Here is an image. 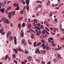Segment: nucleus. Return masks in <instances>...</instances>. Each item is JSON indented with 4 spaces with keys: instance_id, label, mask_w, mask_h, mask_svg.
<instances>
[{
    "instance_id": "f257e3e1",
    "label": "nucleus",
    "mask_w": 64,
    "mask_h": 64,
    "mask_svg": "<svg viewBox=\"0 0 64 64\" xmlns=\"http://www.w3.org/2000/svg\"><path fill=\"white\" fill-rule=\"evenodd\" d=\"M26 9L27 10L29 11V4L30 1L29 0H26Z\"/></svg>"
},
{
    "instance_id": "f03ea898",
    "label": "nucleus",
    "mask_w": 64,
    "mask_h": 64,
    "mask_svg": "<svg viewBox=\"0 0 64 64\" xmlns=\"http://www.w3.org/2000/svg\"><path fill=\"white\" fill-rule=\"evenodd\" d=\"M13 5L14 7H16V8L15 9V10H19L20 9V7L18 6L19 4H14Z\"/></svg>"
},
{
    "instance_id": "7ed1b4c3",
    "label": "nucleus",
    "mask_w": 64,
    "mask_h": 64,
    "mask_svg": "<svg viewBox=\"0 0 64 64\" xmlns=\"http://www.w3.org/2000/svg\"><path fill=\"white\" fill-rule=\"evenodd\" d=\"M11 32L10 31H8L6 34V37L8 38L9 37V36L11 35Z\"/></svg>"
},
{
    "instance_id": "20e7f679",
    "label": "nucleus",
    "mask_w": 64,
    "mask_h": 64,
    "mask_svg": "<svg viewBox=\"0 0 64 64\" xmlns=\"http://www.w3.org/2000/svg\"><path fill=\"white\" fill-rule=\"evenodd\" d=\"M18 51H21L22 52H24V50L20 48V46H18Z\"/></svg>"
},
{
    "instance_id": "39448f33",
    "label": "nucleus",
    "mask_w": 64,
    "mask_h": 64,
    "mask_svg": "<svg viewBox=\"0 0 64 64\" xmlns=\"http://www.w3.org/2000/svg\"><path fill=\"white\" fill-rule=\"evenodd\" d=\"M32 57L31 56H28L27 58V59L28 61H31Z\"/></svg>"
},
{
    "instance_id": "423d86ee",
    "label": "nucleus",
    "mask_w": 64,
    "mask_h": 64,
    "mask_svg": "<svg viewBox=\"0 0 64 64\" xmlns=\"http://www.w3.org/2000/svg\"><path fill=\"white\" fill-rule=\"evenodd\" d=\"M3 6V7L5 6V5L4 4L3 2H0V9L2 8V6Z\"/></svg>"
},
{
    "instance_id": "0eeeda50",
    "label": "nucleus",
    "mask_w": 64,
    "mask_h": 64,
    "mask_svg": "<svg viewBox=\"0 0 64 64\" xmlns=\"http://www.w3.org/2000/svg\"><path fill=\"white\" fill-rule=\"evenodd\" d=\"M21 32H22L21 34V36L20 37L22 38H23L24 36V32H23V30H20Z\"/></svg>"
},
{
    "instance_id": "6e6552de",
    "label": "nucleus",
    "mask_w": 64,
    "mask_h": 64,
    "mask_svg": "<svg viewBox=\"0 0 64 64\" xmlns=\"http://www.w3.org/2000/svg\"><path fill=\"white\" fill-rule=\"evenodd\" d=\"M8 17L9 19H10L12 16V12H10L8 13Z\"/></svg>"
},
{
    "instance_id": "1a4fd4ad",
    "label": "nucleus",
    "mask_w": 64,
    "mask_h": 64,
    "mask_svg": "<svg viewBox=\"0 0 64 64\" xmlns=\"http://www.w3.org/2000/svg\"><path fill=\"white\" fill-rule=\"evenodd\" d=\"M36 34L37 36H39V35H40V34L39 33V32H38V30H37V29L36 30Z\"/></svg>"
},
{
    "instance_id": "9d476101",
    "label": "nucleus",
    "mask_w": 64,
    "mask_h": 64,
    "mask_svg": "<svg viewBox=\"0 0 64 64\" xmlns=\"http://www.w3.org/2000/svg\"><path fill=\"white\" fill-rule=\"evenodd\" d=\"M13 50H14V51L15 52L16 54H17L18 51V50H17L16 48L14 49Z\"/></svg>"
},
{
    "instance_id": "9b49d317",
    "label": "nucleus",
    "mask_w": 64,
    "mask_h": 64,
    "mask_svg": "<svg viewBox=\"0 0 64 64\" xmlns=\"http://www.w3.org/2000/svg\"><path fill=\"white\" fill-rule=\"evenodd\" d=\"M4 23H8V24H9V21L8 20V19H6L4 21Z\"/></svg>"
},
{
    "instance_id": "f8f14e48",
    "label": "nucleus",
    "mask_w": 64,
    "mask_h": 64,
    "mask_svg": "<svg viewBox=\"0 0 64 64\" xmlns=\"http://www.w3.org/2000/svg\"><path fill=\"white\" fill-rule=\"evenodd\" d=\"M13 39V37L12 36H10L9 38V40H10V41H12Z\"/></svg>"
},
{
    "instance_id": "ddd939ff",
    "label": "nucleus",
    "mask_w": 64,
    "mask_h": 64,
    "mask_svg": "<svg viewBox=\"0 0 64 64\" xmlns=\"http://www.w3.org/2000/svg\"><path fill=\"white\" fill-rule=\"evenodd\" d=\"M35 53H38V54L40 53V52L39 51V49H38L36 50Z\"/></svg>"
},
{
    "instance_id": "4468645a",
    "label": "nucleus",
    "mask_w": 64,
    "mask_h": 64,
    "mask_svg": "<svg viewBox=\"0 0 64 64\" xmlns=\"http://www.w3.org/2000/svg\"><path fill=\"white\" fill-rule=\"evenodd\" d=\"M27 60H24L23 62H21V63L22 64H26L27 63Z\"/></svg>"
},
{
    "instance_id": "2eb2a0df",
    "label": "nucleus",
    "mask_w": 64,
    "mask_h": 64,
    "mask_svg": "<svg viewBox=\"0 0 64 64\" xmlns=\"http://www.w3.org/2000/svg\"><path fill=\"white\" fill-rule=\"evenodd\" d=\"M0 10L1 11L2 13H4V11H5V9L4 8H2Z\"/></svg>"
},
{
    "instance_id": "dca6fc26",
    "label": "nucleus",
    "mask_w": 64,
    "mask_h": 64,
    "mask_svg": "<svg viewBox=\"0 0 64 64\" xmlns=\"http://www.w3.org/2000/svg\"><path fill=\"white\" fill-rule=\"evenodd\" d=\"M22 44H25V40H24V39H23L22 40L21 42Z\"/></svg>"
},
{
    "instance_id": "f3484780",
    "label": "nucleus",
    "mask_w": 64,
    "mask_h": 64,
    "mask_svg": "<svg viewBox=\"0 0 64 64\" xmlns=\"http://www.w3.org/2000/svg\"><path fill=\"white\" fill-rule=\"evenodd\" d=\"M34 47H36V46H37V44L36 43V42H34Z\"/></svg>"
},
{
    "instance_id": "a211bd4d",
    "label": "nucleus",
    "mask_w": 64,
    "mask_h": 64,
    "mask_svg": "<svg viewBox=\"0 0 64 64\" xmlns=\"http://www.w3.org/2000/svg\"><path fill=\"white\" fill-rule=\"evenodd\" d=\"M53 29H54V32H56V30H57V31H59L58 29V28H54Z\"/></svg>"
},
{
    "instance_id": "6ab92c4d",
    "label": "nucleus",
    "mask_w": 64,
    "mask_h": 64,
    "mask_svg": "<svg viewBox=\"0 0 64 64\" xmlns=\"http://www.w3.org/2000/svg\"><path fill=\"white\" fill-rule=\"evenodd\" d=\"M12 56L13 58H14V59H15V58H16V55L14 54H13L12 55Z\"/></svg>"
},
{
    "instance_id": "aec40b11",
    "label": "nucleus",
    "mask_w": 64,
    "mask_h": 64,
    "mask_svg": "<svg viewBox=\"0 0 64 64\" xmlns=\"http://www.w3.org/2000/svg\"><path fill=\"white\" fill-rule=\"evenodd\" d=\"M28 28H29V29H30L31 28V24L30 23L28 24Z\"/></svg>"
},
{
    "instance_id": "412c9836",
    "label": "nucleus",
    "mask_w": 64,
    "mask_h": 64,
    "mask_svg": "<svg viewBox=\"0 0 64 64\" xmlns=\"http://www.w3.org/2000/svg\"><path fill=\"white\" fill-rule=\"evenodd\" d=\"M14 38L15 39V40L14 41V44L15 45H16V37L14 36Z\"/></svg>"
},
{
    "instance_id": "4be33fe9",
    "label": "nucleus",
    "mask_w": 64,
    "mask_h": 64,
    "mask_svg": "<svg viewBox=\"0 0 64 64\" xmlns=\"http://www.w3.org/2000/svg\"><path fill=\"white\" fill-rule=\"evenodd\" d=\"M33 21L35 23H37L38 22V20L36 19H34Z\"/></svg>"
},
{
    "instance_id": "5701e85b",
    "label": "nucleus",
    "mask_w": 64,
    "mask_h": 64,
    "mask_svg": "<svg viewBox=\"0 0 64 64\" xmlns=\"http://www.w3.org/2000/svg\"><path fill=\"white\" fill-rule=\"evenodd\" d=\"M46 30H43L42 32V33H43V34H46Z\"/></svg>"
},
{
    "instance_id": "b1692460",
    "label": "nucleus",
    "mask_w": 64,
    "mask_h": 64,
    "mask_svg": "<svg viewBox=\"0 0 64 64\" xmlns=\"http://www.w3.org/2000/svg\"><path fill=\"white\" fill-rule=\"evenodd\" d=\"M8 55H6V56H5V60H4L5 61H6V60L8 58Z\"/></svg>"
},
{
    "instance_id": "393cba45",
    "label": "nucleus",
    "mask_w": 64,
    "mask_h": 64,
    "mask_svg": "<svg viewBox=\"0 0 64 64\" xmlns=\"http://www.w3.org/2000/svg\"><path fill=\"white\" fill-rule=\"evenodd\" d=\"M18 26L19 29H21V25L20 24H18Z\"/></svg>"
},
{
    "instance_id": "a878e982",
    "label": "nucleus",
    "mask_w": 64,
    "mask_h": 64,
    "mask_svg": "<svg viewBox=\"0 0 64 64\" xmlns=\"http://www.w3.org/2000/svg\"><path fill=\"white\" fill-rule=\"evenodd\" d=\"M50 48V47L49 46H46V49L47 50H48Z\"/></svg>"
},
{
    "instance_id": "bb28decb",
    "label": "nucleus",
    "mask_w": 64,
    "mask_h": 64,
    "mask_svg": "<svg viewBox=\"0 0 64 64\" xmlns=\"http://www.w3.org/2000/svg\"><path fill=\"white\" fill-rule=\"evenodd\" d=\"M11 8V6H10L8 7L7 8V10H10Z\"/></svg>"
},
{
    "instance_id": "cd10ccee",
    "label": "nucleus",
    "mask_w": 64,
    "mask_h": 64,
    "mask_svg": "<svg viewBox=\"0 0 64 64\" xmlns=\"http://www.w3.org/2000/svg\"><path fill=\"white\" fill-rule=\"evenodd\" d=\"M41 53L42 54H44L45 53V52L42 50H41Z\"/></svg>"
},
{
    "instance_id": "c85d7f7f",
    "label": "nucleus",
    "mask_w": 64,
    "mask_h": 64,
    "mask_svg": "<svg viewBox=\"0 0 64 64\" xmlns=\"http://www.w3.org/2000/svg\"><path fill=\"white\" fill-rule=\"evenodd\" d=\"M58 59H60V58H61V56L60 55V54H58Z\"/></svg>"
},
{
    "instance_id": "c756f323",
    "label": "nucleus",
    "mask_w": 64,
    "mask_h": 64,
    "mask_svg": "<svg viewBox=\"0 0 64 64\" xmlns=\"http://www.w3.org/2000/svg\"><path fill=\"white\" fill-rule=\"evenodd\" d=\"M40 28L42 29H44V26H43L42 25L40 26Z\"/></svg>"
},
{
    "instance_id": "7c9ffc66",
    "label": "nucleus",
    "mask_w": 64,
    "mask_h": 64,
    "mask_svg": "<svg viewBox=\"0 0 64 64\" xmlns=\"http://www.w3.org/2000/svg\"><path fill=\"white\" fill-rule=\"evenodd\" d=\"M32 24L33 26H36V24H35V22H33L32 23Z\"/></svg>"
},
{
    "instance_id": "2f4dec72",
    "label": "nucleus",
    "mask_w": 64,
    "mask_h": 64,
    "mask_svg": "<svg viewBox=\"0 0 64 64\" xmlns=\"http://www.w3.org/2000/svg\"><path fill=\"white\" fill-rule=\"evenodd\" d=\"M25 24L24 23L22 24V27H25Z\"/></svg>"
},
{
    "instance_id": "473e14b6",
    "label": "nucleus",
    "mask_w": 64,
    "mask_h": 64,
    "mask_svg": "<svg viewBox=\"0 0 64 64\" xmlns=\"http://www.w3.org/2000/svg\"><path fill=\"white\" fill-rule=\"evenodd\" d=\"M23 17H21V18H19V19H20V21H22V20L23 19Z\"/></svg>"
},
{
    "instance_id": "72a5a7b5",
    "label": "nucleus",
    "mask_w": 64,
    "mask_h": 64,
    "mask_svg": "<svg viewBox=\"0 0 64 64\" xmlns=\"http://www.w3.org/2000/svg\"><path fill=\"white\" fill-rule=\"evenodd\" d=\"M4 31V29L2 28V29H1L0 30V33H1V32H3Z\"/></svg>"
},
{
    "instance_id": "f704fd0d",
    "label": "nucleus",
    "mask_w": 64,
    "mask_h": 64,
    "mask_svg": "<svg viewBox=\"0 0 64 64\" xmlns=\"http://www.w3.org/2000/svg\"><path fill=\"white\" fill-rule=\"evenodd\" d=\"M41 41L43 43H45V40H41Z\"/></svg>"
},
{
    "instance_id": "c9c22d12",
    "label": "nucleus",
    "mask_w": 64,
    "mask_h": 64,
    "mask_svg": "<svg viewBox=\"0 0 64 64\" xmlns=\"http://www.w3.org/2000/svg\"><path fill=\"white\" fill-rule=\"evenodd\" d=\"M45 44H42L41 46V47H44L45 46Z\"/></svg>"
},
{
    "instance_id": "e433bc0d",
    "label": "nucleus",
    "mask_w": 64,
    "mask_h": 64,
    "mask_svg": "<svg viewBox=\"0 0 64 64\" xmlns=\"http://www.w3.org/2000/svg\"><path fill=\"white\" fill-rule=\"evenodd\" d=\"M15 12H16V11H14L12 13V15H14V14H15Z\"/></svg>"
},
{
    "instance_id": "4c0bfd02",
    "label": "nucleus",
    "mask_w": 64,
    "mask_h": 64,
    "mask_svg": "<svg viewBox=\"0 0 64 64\" xmlns=\"http://www.w3.org/2000/svg\"><path fill=\"white\" fill-rule=\"evenodd\" d=\"M22 0V4H24V5H25V2H24L23 0Z\"/></svg>"
},
{
    "instance_id": "58836bf2",
    "label": "nucleus",
    "mask_w": 64,
    "mask_h": 64,
    "mask_svg": "<svg viewBox=\"0 0 64 64\" xmlns=\"http://www.w3.org/2000/svg\"><path fill=\"white\" fill-rule=\"evenodd\" d=\"M25 53H26V54H28V53H29V52H28V51L27 50L25 51Z\"/></svg>"
},
{
    "instance_id": "ea45409f",
    "label": "nucleus",
    "mask_w": 64,
    "mask_h": 64,
    "mask_svg": "<svg viewBox=\"0 0 64 64\" xmlns=\"http://www.w3.org/2000/svg\"><path fill=\"white\" fill-rule=\"evenodd\" d=\"M20 13L21 14V15H22L23 14V11H20Z\"/></svg>"
},
{
    "instance_id": "a19ab883",
    "label": "nucleus",
    "mask_w": 64,
    "mask_h": 64,
    "mask_svg": "<svg viewBox=\"0 0 64 64\" xmlns=\"http://www.w3.org/2000/svg\"><path fill=\"white\" fill-rule=\"evenodd\" d=\"M36 60L38 62V63H40V61L38 59H36Z\"/></svg>"
},
{
    "instance_id": "79ce46f5",
    "label": "nucleus",
    "mask_w": 64,
    "mask_h": 64,
    "mask_svg": "<svg viewBox=\"0 0 64 64\" xmlns=\"http://www.w3.org/2000/svg\"><path fill=\"white\" fill-rule=\"evenodd\" d=\"M10 57H8V61H10V60H11L10 59Z\"/></svg>"
},
{
    "instance_id": "37998d69",
    "label": "nucleus",
    "mask_w": 64,
    "mask_h": 64,
    "mask_svg": "<svg viewBox=\"0 0 64 64\" xmlns=\"http://www.w3.org/2000/svg\"><path fill=\"white\" fill-rule=\"evenodd\" d=\"M60 40H64V37H62L60 39Z\"/></svg>"
},
{
    "instance_id": "c03bdc74",
    "label": "nucleus",
    "mask_w": 64,
    "mask_h": 64,
    "mask_svg": "<svg viewBox=\"0 0 64 64\" xmlns=\"http://www.w3.org/2000/svg\"><path fill=\"white\" fill-rule=\"evenodd\" d=\"M53 61L54 62V63H56V60H55V59H54L53 60Z\"/></svg>"
},
{
    "instance_id": "a18cd8bd",
    "label": "nucleus",
    "mask_w": 64,
    "mask_h": 64,
    "mask_svg": "<svg viewBox=\"0 0 64 64\" xmlns=\"http://www.w3.org/2000/svg\"><path fill=\"white\" fill-rule=\"evenodd\" d=\"M28 22H30V23L31 22V20H30V18L28 19Z\"/></svg>"
},
{
    "instance_id": "49530a36",
    "label": "nucleus",
    "mask_w": 64,
    "mask_h": 64,
    "mask_svg": "<svg viewBox=\"0 0 64 64\" xmlns=\"http://www.w3.org/2000/svg\"><path fill=\"white\" fill-rule=\"evenodd\" d=\"M41 44V42H40L39 43H38V46H39V45H40V44Z\"/></svg>"
},
{
    "instance_id": "de8ad7c7",
    "label": "nucleus",
    "mask_w": 64,
    "mask_h": 64,
    "mask_svg": "<svg viewBox=\"0 0 64 64\" xmlns=\"http://www.w3.org/2000/svg\"><path fill=\"white\" fill-rule=\"evenodd\" d=\"M46 34H49V32H48L47 30H46Z\"/></svg>"
},
{
    "instance_id": "09e8293b",
    "label": "nucleus",
    "mask_w": 64,
    "mask_h": 64,
    "mask_svg": "<svg viewBox=\"0 0 64 64\" xmlns=\"http://www.w3.org/2000/svg\"><path fill=\"white\" fill-rule=\"evenodd\" d=\"M49 39H50V40H53V38L52 37L50 38H49Z\"/></svg>"
},
{
    "instance_id": "8fccbe9b",
    "label": "nucleus",
    "mask_w": 64,
    "mask_h": 64,
    "mask_svg": "<svg viewBox=\"0 0 64 64\" xmlns=\"http://www.w3.org/2000/svg\"><path fill=\"white\" fill-rule=\"evenodd\" d=\"M11 2V1H8L7 2V4H9Z\"/></svg>"
},
{
    "instance_id": "3c124183",
    "label": "nucleus",
    "mask_w": 64,
    "mask_h": 64,
    "mask_svg": "<svg viewBox=\"0 0 64 64\" xmlns=\"http://www.w3.org/2000/svg\"><path fill=\"white\" fill-rule=\"evenodd\" d=\"M46 26H47L48 27H49V24H48L47 23H46Z\"/></svg>"
},
{
    "instance_id": "603ef678",
    "label": "nucleus",
    "mask_w": 64,
    "mask_h": 64,
    "mask_svg": "<svg viewBox=\"0 0 64 64\" xmlns=\"http://www.w3.org/2000/svg\"><path fill=\"white\" fill-rule=\"evenodd\" d=\"M7 10L5 11L6 13V14H8V10Z\"/></svg>"
},
{
    "instance_id": "864d4df0",
    "label": "nucleus",
    "mask_w": 64,
    "mask_h": 64,
    "mask_svg": "<svg viewBox=\"0 0 64 64\" xmlns=\"http://www.w3.org/2000/svg\"><path fill=\"white\" fill-rule=\"evenodd\" d=\"M54 20L56 22H57V19L55 18L54 19Z\"/></svg>"
},
{
    "instance_id": "5fc2aeb1",
    "label": "nucleus",
    "mask_w": 64,
    "mask_h": 64,
    "mask_svg": "<svg viewBox=\"0 0 64 64\" xmlns=\"http://www.w3.org/2000/svg\"><path fill=\"white\" fill-rule=\"evenodd\" d=\"M5 34V32H1V34L2 35H4Z\"/></svg>"
},
{
    "instance_id": "6e6d98bb",
    "label": "nucleus",
    "mask_w": 64,
    "mask_h": 64,
    "mask_svg": "<svg viewBox=\"0 0 64 64\" xmlns=\"http://www.w3.org/2000/svg\"><path fill=\"white\" fill-rule=\"evenodd\" d=\"M28 44H30V45H31L32 44V43L31 42H28Z\"/></svg>"
},
{
    "instance_id": "4d7b16f0",
    "label": "nucleus",
    "mask_w": 64,
    "mask_h": 64,
    "mask_svg": "<svg viewBox=\"0 0 64 64\" xmlns=\"http://www.w3.org/2000/svg\"><path fill=\"white\" fill-rule=\"evenodd\" d=\"M46 46H49V44H48V43L47 42H46Z\"/></svg>"
},
{
    "instance_id": "13d9d810",
    "label": "nucleus",
    "mask_w": 64,
    "mask_h": 64,
    "mask_svg": "<svg viewBox=\"0 0 64 64\" xmlns=\"http://www.w3.org/2000/svg\"><path fill=\"white\" fill-rule=\"evenodd\" d=\"M45 12H43V15H44V16H45Z\"/></svg>"
},
{
    "instance_id": "bf43d9fd",
    "label": "nucleus",
    "mask_w": 64,
    "mask_h": 64,
    "mask_svg": "<svg viewBox=\"0 0 64 64\" xmlns=\"http://www.w3.org/2000/svg\"><path fill=\"white\" fill-rule=\"evenodd\" d=\"M46 30H47V31H49V29H48V28H46Z\"/></svg>"
},
{
    "instance_id": "052dcab7",
    "label": "nucleus",
    "mask_w": 64,
    "mask_h": 64,
    "mask_svg": "<svg viewBox=\"0 0 64 64\" xmlns=\"http://www.w3.org/2000/svg\"><path fill=\"white\" fill-rule=\"evenodd\" d=\"M52 14H50L49 15V16H50V17H51V16H52Z\"/></svg>"
},
{
    "instance_id": "680f3d73",
    "label": "nucleus",
    "mask_w": 64,
    "mask_h": 64,
    "mask_svg": "<svg viewBox=\"0 0 64 64\" xmlns=\"http://www.w3.org/2000/svg\"><path fill=\"white\" fill-rule=\"evenodd\" d=\"M52 46H55V44L54 43H53L52 44Z\"/></svg>"
},
{
    "instance_id": "e2e57ef3",
    "label": "nucleus",
    "mask_w": 64,
    "mask_h": 64,
    "mask_svg": "<svg viewBox=\"0 0 64 64\" xmlns=\"http://www.w3.org/2000/svg\"><path fill=\"white\" fill-rule=\"evenodd\" d=\"M42 64H45V62H44L42 61Z\"/></svg>"
},
{
    "instance_id": "0e129e2a",
    "label": "nucleus",
    "mask_w": 64,
    "mask_h": 64,
    "mask_svg": "<svg viewBox=\"0 0 64 64\" xmlns=\"http://www.w3.org/2000/svg\"><path fill=\"white\" fill-rule=\"evenodd\" d=\"M38 27H40V24H38Z\"/></svg>"
},
{
    "instance_id": "69168bd1",
    "label": "nucleus",
    "mask_w": 64,
    "mask_h": 64,
    "mask_svg": "<svg viewBox=\"0 0 64 64\" xmlns=\"http://www.w3.org/2000/svg\"><path fill=\"white\" fill-rule=\"evenodd\" d=\"M61 30L62 31H64V29L63 28L61 29Z\"/></svg>"
},
{
    "instance_id": "338daca9",
    "label": "nucleus",
    "mask_w": 64,
    "mask_h": 64,
    "mask_svg": "<svg viewBox=\"0 0 64 64\" xmlns=\"http://www.w3.org/2000/svg\"><path fill=\"white\" fill-rule=\"evenodd\" d=\"M26 32H27V33H29V32H30V31L29 30H27L26 31Z\"/></svg>"
},
{
    "instance_id": "774afa93",
    "label": "nucleus",
    "mask_w": 64,
    "mask_h": 64,
    "mask_svg": "<svg viewBox=\"0 0 64 64\" xmlns=\"http://www.w3.org/2000/svg\"><path fill=\"white\" fill-rule=\"evenodd\" d=\"M51 63V62L50 61H49L48 63L47 64H50Z\"/></svg>"
}]
</instances>
